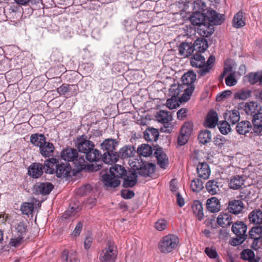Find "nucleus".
I'll use <instances>...</instances> for the list:
<instances>
[{
	"label": "nucleus",
	"mask_w": 262,
	"mask_h": 262,
	"mask_svg": "<svg viewBox=\"0 0 262 262\" xmlns=\"http://www.w3.org/2000/svg\"><path fill=\"white\" fill-rule=\"evenodd\" d=\"M61 157L64 161L73 162L79 170L87 169L91 171H96L102 168V164H86L84 156L79 155L77 149L74 148L64 149L61 152Z\"/></svg>",
	"instance_id": "1"
},
{
	"label": "nucleus",
	"mask_w": 262,
	"mask_h": 262,
	"mask_svg": "<svg viewBox=\"0 0 262 262\" xmlns=\"http://www.w3.org/2000/svg\"><path fill=\"white\" fill-rule=\"evenodd\" d=\"M75 147L78 150L85 154V158L90 162H95L94 164H98L101 158V152L95 148L93 142L90 140L85 135L79 136L77 137L75 142Z\"/></svg>",
	"instance_id": "2"
},
{
	"label": "nucleus",
	"mask_w": 262,
	"mask_h": 262,
	"mask_svg": "<svg viewBox=\"0 0 262 262\" xmlns=\"http://www.w3.org/2000/svg\"><path fill=\"white\" fill-rule=\"evenodd\" d=\"M45 165L47 173H56V176L60 178L71 176L72 168L68 162H59L56 158H51L45 161Z\"/></svg>",
	"instance_id": "3"
},
{
	"label": "nucleus",
	"mask_w": 262,
	"mask_h": 262,
	"mask_svg": "<svg viewBox=\"0 0 262 262\" xmlns=\"http://www.w3.org/2000/svg\"><path fill=\"white\" fill-rule=\"evenodd\" d=\"M179 243V238L176 235L169 234L164 236L160 240L158 249L162 253H169L178 247Z\"/></svg>",
	"instance_id": "4"
},
{
	"label": "nucleus",
	"mask_w": 262,
	"mask_h": 262,
	"mask_svg": "<svg viewBox=\"0 0 262 262\" xmlns=\"http://www.w3.org/2000/svg\"><path fill=\"white\" fill-rule=\"evenodd\" d=\"M118 255V249L115 242L107 241L105 246L101 250L99 255L100 262H115Z\"/></svg>",
	"instance_id": "5"
},
{
	"label": "nucleus",
	"mask_w": 262,
	"mask_h": 262,
	"mask_svg": "<svg viewBox=\"0 0 262 262\" xmlns=\"http://www.w3.org/2000/svg\"><path fill=\"white\" fill-rule=\"evenodd\" d=\"M194 90L193 85H171L169 89L170 95L173 96H178L181 92L184 91V93L181 97L182 101L186 102L189 100L190 96Z\"/></svg>",
	"instance_id": "6"
},
{
	"label": "nucleus",
	"mask_w": 262,
	"mask_h": 262,
	"mask_svg": "<svg viewBox=\"0 0 262 262\" xmlns=\"http://www.w3.org/2000/svg\"><path fill=\"white\" fill-rule=\"evenodd\" d=\"M155 117L156 120L159 122L167 125V126L162 127L161 131L169 133L171 127L169 126V122L172 120V116L170 113L167 111L160 110L156 112Z\"/></svg>",
	"instance_id": "7"
},
{
	"label": "nucleus",
	"mask_w": 262,
	"mask_h": 262,
	"mask_svg": "<svg viewBox=\"0 0 262 262\" xmlns=\"http://www.w3.org/2000/svg\"><path fill=\"white\" fill-rule=\"evenodd\" d=\"M43 170L46 171V167L40 163H33L28 168L29 176L34 179H37L43 174Z\"/></svg>",
	"instance_id": "8"
},
{
	"label": "nucleus",
	"mask_w": 262,
	"mask_h": 262,
	"mask_svg": "<svg viewBox=\"0 0 262 262\" xmlns=\"http://www.w3.org/2000/svg\"><path fill=\"white\" fill-rule=\"evenodd\" d=\"M53 185L49 182H38L34 186L35 193L45 195L49 194L53 189Z\"/></svg>",
	"instance_id": "9"
},
{
	"label": "nucleus",
	"mask_w": 262,
	"mask_h": 262,
	"mask_svg": "<svg viewBox=\"0 0 262 262\" xmlns=\"http://www.w3.org/2000/svg\"><path fill=\"white\" fill-rule=\"evenodd\" d=\"M123 177V186L125 188L133 187L137 183L138 174L134 170L126 171V174Z\"/></svg>",
	"instance_id": "10"
},
{
	"label": "nucleus",
	"mask_w": 262,
	"mask_h": 262,
	"mask_svg": "<svg viewBox=\"0 0 262 262\" xmlns=\"http://www.w3.org/2000/svg\"><path fill=\"white\" fill-rule=\"evenodd\" d=\"M244 207V204L241 200H233L229 202L227 209L229 212L238 214L242 212Z\"/></svg>",
	"instance_id": "11"
},
{
	"label": "nucleus",
	"mask_w": 262,
	"mask_h": 262,
	"mask_svg": "<svg viewBox=\"0 0 262 262\" xmlns=\"http://www.w3.org/2000/svg\"><path fill=\"white\" fill-rule=\"evenodd\" d=\"M247 226L243 222L237 221L232 226V231L236 236H244L247 238Z\"/></svg>",
	"instance_id": "12"
},
{
	"label": "nucleus",
	"mask_w": 262,
	"mask_h": 262,
	"mask_svg": "<svg viewBox=\"0 0 262 262\" xmlns=\"http://www.w3.org/2000/svg\"><path fill=\"white\" fill-rule=\"evenodd\" d=\"M252 122L253 124V132L255 136H259L262 134V113L257 114L252 118Z\"/></svg>",
	"instance_id": "13"
},
{
	"label": "nucleus",
	"mask_w": 262,
	"mask_h": 262,
	"mask_svg": "<svg viewBox=\"0 0 262 262\" xmlns=\"http://www.w3.org/2000/svg\"><path fill=\"white\" fill-rule=\"evenodd\" d=\"M207 16L209 21L214 25H221L225 20L224 15L213 10H208Z\"/></svg>",
	"instance_id": "14"
},
{
	"label": "nucleus",
	"mask_w": 262,
	"mask_h": 262,
	"mask_svg": "<svg viewBox=\"0 0 262 262\" xmlns=\"http://www.w3.org/2000/svg\"><path fill=\"white\" fill-rule=\"evenodd\" d=\"M260 107L257 103L254 101H251L246 103L244 106V111L248 115H250L254 117L257 114H259Z\"/></svg>",
	"instance_id": "15"
},
{
	"label": "nucleus",
	"mask_w": 262,
	"mask_h": 262,
	"mask_svg": "<svg viewBox=\"0 0 262 262\" xmlns=\"http://www.w3.org/2000/svg\"><path fill=\"white\" fill-rule=\"evenodd\" d=\"M179 54L184 57L190 56L194 52L192 43L187 41L181 42L179 46Z\"/></svg>",
	"instance_id": "16"
},
{
	"label": "nucleus",
	"mask_w": 262,
	"mask_h": 262,
	"mask_svg": "<svg viewBox=\"0 0 262 262\" xmlns=\"http://www.w3.org/2000/svg\"><path fill=\"white\" fill-rule=\"evenodd\" d=\"M55 147L53 143L47 142H43L39 148L40 153L45 157H50L54 154Z\"/></svg>",
	"instance_id": "17"
},
{
	"label": "nucleus",
	"mask_w": 262,
	"mask_h": 262,
	"mask_svg": "<svg viewBox=\"0 0 262 262\" xmlns=\"http://www.w3.org/2000/svg\"><path fill=\"white\" fill-rule=\"evenodd\" d=\"M102 181L105 186L110 187H118L120 184V181L115 176L106 173L102 176Z\"/></svg>",
	"instance_id": "18"
},
{
	"label": "nucleus",
	"mask_w": 262,
	"mask_h": 262,
	"mask_svg": "<svg viewBox=\"0 0 262 262\" xmlns=\"http://www.w3.org/2000/svg\"><path fill=\"white\" fill-rule=\"evenodd\" d=\"M196 171L198 176L203 179H207L210 174V169L206 162L199 163Z\"/></svg>",
	"instance_id": "19"
},
{
	"label": "nucleus",
	"mask_w": 262,
	"mask_h": 262,
	"mask_svg": "<svg viewBox=\"0 0 262 262\" xmlns=\"http://www.w3.org/2000/svg\"><path fill=\"white\" fill-rule=\"evenodd\" d=\"M236 130L240 135H246L251 130L253 131V127L250 122L242 121L237 123L236 126Z\"/></svg>",
	"instance_id": "20"
},
{
	"label": "nucleus",
	"mask_w": 262,
	"mask_h": 262,
	"mask_svg": "<svg viewBox=\"0 0 262 262\" xmlns=\"http://www.w3.org/2000/svg\"><path fill=\"white\" fill-rule=\"evenodd\" d=\"M218 122L217 114L214 111L208 112L205 122V125L209 128L214 127Z\"/></svg>",
	"instance_id": "21"
},
{
	"label": "nucleus",
	"mask_w": 262,
	"mask_h": 262,
	"mask_svg": "<svg viewBox=\"0 0 262 262\" xmlns=\"http://www.w3.org/2000/svg\"><path fill=\"white\" fill-rule=\"evenodd\" d=\"M249 237L254 240L253 244H257L258 241L262 242V226L253 227L249 232Z\"/></svg>",
	"instance_id": "22"
},
{
	"label": "nucleus",
	"mask_w": 262,
	"mask_h": 262,
	"mask_svg": "<svg viewBox=\"0 0 262 262\" xmlns=\"http://www.w3.org/2000/svg\"><path fill=\"white\" fill-rule=\"evenodd\" d=\"M205 58L201 53H195L190 59L191 65L197 68L198 70H202L204 68Z\"/></svg>",
	"instance_id": "23"
},
{
	"label": "nucleus",
	"mask_w": 262,
	"mask_h": 262,
	"mask_svg": "<svg viewBox=\"0 0 262 262\" xmlns=\"http://www.w3.org/2000/svg\"><path fill=\"white\" fill-rule=\"evenodd\" d=\"M244 177L242 176L236 175L232 177L229 182V186L234 190L238 189L244 184Z\"/></svg>",
	"instance_id": "24"
},
{
	"label": "nucleus",
	"mask_w": 262,
	"mask_h": 262,
	"mask_svg": "<svg viewBox=\"0 0 262 262\" xmlns=\"http://www.w3.org/2000/svg\"><path fill=\"white\" fill-rule=\"evenodd\" d=\"M206 207L211 212H218L221 208L220 202L216 198L212 197L207 200Z\"/></svg>",
	"instance_id": "25"
},
{
	"label": "nucleus",
	"mask_w": 262,
	"mask_h": 262,
	"mask_svg": "<svg viewBox=\"0 0 262 262\" xmlns=\"http://www.w3.org/2000/svg\"><path fill=\"white\" fill-rule=\"evenodd\" d=\"M232 223L231 215L228 213L222 212L217 219V223L222 227H227Z\"/></svg>",
	"instance_id": "26"
},
{
	"label": "nucleus",
	"mask_w": 262,
	"mask_h": 262,
	"mask_svg": "<svg viewBox=\"0 0 262 262\" xmlns=\"http://www.w3.org/2000/svg\"><path fill=\"white\" fill-rule=\"evenodd\" d=\"M249 222L255 225L262 224V211L255 209L251 211L248 216Z\"/></svg>",
	"instance_id": "27"
},
{
	"label": "nucleus",
	"mask_w": 262,
	"mask_h": 262,
	"mask_svg": "<svg viewBox=\"0 0 262 262\" xmlns=\"http://www.w3.org/2000/svg\"><path fill=\"white\" fill-rule=\"evenodd\" d=\"M193 51L196 53H202L206 51L208 48V44L206 39L198 38L193 43H192Z\"/></svg>",
	"instance_id": "28"
},
{
	"label": "nucleus",
	"mask_w": 262,
	"mask_h": 262,
	"mask_svg": "<svg viewBox=\"0 0 262 262\" xmlns=\"http://www.w3.org/2000/svg\"><path fill=\"white\" fill-rule=\"evenodd\" d=\"M61 259L66 262H79L77 253L74 250H63L61 255Z\"/></svg>",
	"instance_id": "29"
},
{
	"label": "nucleus",
	"mask_w": 262,
	"mask_h": 262,
	"mask_svg": "<svg viewBox=\"0 0 262 262\" xmlns=\"http://www.w3.org/2000/svg\"><path fill=\"white\" fill-rule=\"evenodd\" d=\"M215 62V57L211 55L206 62L205 61L204 68L202 70H198L197 73L201 76H204L208 73L212 68Z\"/></svg>",
	"instance_id": "30"
},
{
	"label": "nucleus",
	"mask_w": 262,
	"mask_h": 262,
	"mask_svg": "<svg viewBox=\"0 0 262 262\" xmlns=\"http://www.w3.org/2000/svg\"><path fill=\"white\" fill-rule=\"evenodd\" d=\"M155 170V166L152 163L143 164L138 169V173L143 177H148L152 174Z\"/></svg>",
	"instance_id": "31"
},
{
	"label": "nucleus",
	"mask_w": 262,
	"mask_h": 262,
	"mask_svg": "<svg viewBox=\"0 0 262 262\" xmlns=\"http://www.w3.org/2000/svg\"><path fill=\"white\" fill-rule=\"evenodd\" d=\"M126 171L124 167L118 164H115L114 166L110 168V173L118 179L125 176Z\"/></svg>",
	"instance_id": "32"
},
{
	"label": "nucleus",
	"mask_w": 262,
	"mask_h": 262,
	"mask_svg": "<svg viewBox=\"0 0 262 262\" xmlns=\"http://www.w3.org/2000/svg\"><path fill=\"white\" fill-rule=\"evenodd\" d=\"M103 161L108 164H112L118 161L119 159V155L117 152L113 151V152H105L102 156H101Z\"/></svg>",
	"instance_id": "33"
},
{
	"label": "nucleus",
	"mask_w": 262,
	"mask_h": 262,
	"mask_svg": "<svg viewBox=\"0 0 262 262\" xmlns=\"http://www.w3.org/2000/svg\"><path fill=\"white\" fill-rule=\"evenodd\" d=\"M207 191L211 195H214L220 191V183L215 180L208 181L206 184Z\"/></svg>",
	"instance_id": "34"
},
{
	"label": "nucleus",
	"mask_w": 262,
	"mask_h": 262,
	"mask_svg": "<svg viewBox=\"0 0 262 262\" xmlns=\"http://www.w3.org/2000/svg\"><path fill=\"white\" fill-rule=\"evenodd\" d=\"M158 137L159 132L156 128H148L144 133V138L147 141H156Z\"/></svg>",
	"instance_id": "35"
},
{
	"label": "nucleus",
	"mask_w": 262,
	"mask_h": 262,
	"mask_svg": "<svg viewBox=\"0 0 262 262\" xmlns=\"http://www.w3.org/2000/svg\"><path fill=\"white\" fill-rule=\"evenodd\" d=\"M192 209L194 215L199 221H201L204 218L203 206L200 201H194L192 205Z\"/></svg>",
	"instance_id": "36"
},
{
	"label": "nucleus",
	"mask_w": 262,
	"mask_h": 262,
	"mask_svg": "<svg viewBox=\"0 0 262 262\" xmlns=\"http://www.w3.org/2000/svg\"><path fill=\"white\" fill-rule=\"evenodd\" d=\"M192 24L194 26H199L204 24L205 16L203 13L200 12H194L190 18Z\"/></svg>",
	"instance_id": "37"
},
{
	"label": "nucleus",
	"mask_w": 262,
	"mask_h": 262,
	"mask_svg": "<svg viewBox=\"0 0 262 262\" xmlns=\"http://www.w3.org/2000/svg\"><path fill=\"white\" fill-rule=\"evenodd\" d=\"M225 118L229 123L235 124L239 120V113L236 110L228 111L225 114Z\"/></svg>",
	"instance_id": "38"
},
{
	"label": "nucleus",
	"mask_w": 262,
	"mask_h": 262,
	"mask_svg": "<svg viewBox=\"0 0 262 262\" xmlns=\"http://www.w3.org/2000/svg\"><path fill=\"white\" fill-rule=\"evenodd\" d=\"M242 259L248 260L249 262H258L259 259L255 258L254 252L251 249H245L241 253Z\"/></svg>",
	"instance_id": "39"
},
{
	"label": "nucleus",
	"mask_w": 262,
	"mask_h": 262,
	"mask_svg": "<svg viewBox=\"0 0 262 262\" xmlns=\"http://www.w3.org/2000/svg\"><path fill=\"white\" fill-rule=\"evenodd\" d=\"M117 142L115 140L107 139L105 140L101 144V148L105 152H113L116 149Z\"/></svg>",
	"instance_id": "40"
},
{
	"label": "nucleus",
	"mask_w": 262,
	"mask_h": 262,
	"mask_svg": "<svg viewBox=\"0 0 262 262\" xmlns=\"http://www.w3.org/2000/svg\"><path fill=\"white\" fill-rule=\"evenodd\" d=\"M198 32L201 36L209 37L212 34L213 30L211 26L208 23H207L206 25L204 24L200 25L198 29Z\"/></svg>",
	"instance_id": "41"
},
{
	"label": "nucleus",
	"mask_w": 262,
	"mask_h": 262,
	"mask_svg": "<svg viewBox=\"0 0 262 262\" xmlns=\"http://www.w3.org/2000/svg\"><path fill=\"white\" fill-rule=\"evenodd\" d=\"M135 151V148L132 146H125L121 148L119 151V157L122 159H125L131 157L133 156Z\"/></svg>",
	"instance_id": "42"
},
{
	"label": "nucleus",
	"mask_w": 262,
	"mask_h": 262,
	"mask_svg": "<svg viewBox=\"0 0 262 262\" xmlns=\"http://www.w3.org/2000/svg\"><path fill=\"white\" fill-rule=\"evenodd\" d=\"M46 140V137L43 134H34L30 137L31 143L34 146L39 147V148Z\"/></svg>",
	"instance_id": "43"
},
{
	"label": "nucleus",
	"mask_w": 262,
	"mask_h": 262,
	"mask_svg": "<svg viewBox=\"0 0 262 262\" xmlns=\"http://www.w3.org/2000/svg\"><path fill=\"white\" fill-rule=\"evenodd\" d=\"M182 83L179 85H193L196 79V75L193 72H188L182 77Z\"/></svg>",
	"instance_id": "44"
},
{
	"label": "nucleus",
	"mask_w": 262,
	"mask_h": 262,
	"mask_svg": "<svg viewBox=\"0 0 262 262\" xmlns=\"http://www.w3.org/2000/svg\"><path fill=\"white\" fill-rule=\"evenodd\" d=\"M211 138L210 131L207 129L201 131L198 135V140L203 144L209 143L211 141Z\"/></svg>",
	"instance_id": "45"
},
{
	"label": "nucleus",
	"mask_w": 262,
	"mask_h": 262,
	"mask_svg": "<svg viewBox=\"0 0 262 262\" xmlns=\"http://www.w3.org/2000/svg\"><path fill=\"white\" fill-rule=\"evenodd\" d=\"M156 157L158 161V165L162 168H165L168 164V159L166 155L161 150H157L155 153Z\"/></svg>",
	"instance_id": "46"
},
{
	"label": "nucleus",
	"mask_w": 262,
	"mask_h": 262,
	"mask_svg": "<svg viewBox=\"0 0 262 262\" xmlns=\"http://www.w3.org/2000/svg\"><path fill=\"white\" fill-rule=\"evenodd\" d=\"M251 95V91L249 90L242 89L235 92L234 94V99L235 100H245Z\"/></svg>",
	"instance_id": "47"
},
{
	"label": "nucleus",
	"mask_w": 262,
	"mask_h": 262,
	"mask_svg": "<svg viewBox=\"0 0 262 262\" xmlns=\"http://www.w3.org/2000/svg\"><path fill=\"white\" fill-rule=\"evenodd\" d=\"M192 8L194 12H203L207 9L205 0H196L192 3Z\"/></svg>",
	"instance_id": "48"
},
{
	"label": "nucleus",
	"mask_w": 262,
	"mask_h": 262,
	"mask_svg": "<svg viewBox=\"0 0 262 262\" xmlns=\"http://www.w3.org/2000/svg\"><path fill=\"white\" fill-rule=\"evenodd\" d=\"M243 13L242 11L237 12L234 16L233 26L235 28H241L245 26V23L243 19Z\"/></svg>",
	"instance_id": "49"
},
{
	"label": "nucleus",
	"mask_w": 262,
	"mask_h": 262,
	"mask_svg": "<svg viewBox=\"0 0 262 262\" xmlns=\"http://www.w3.org/2000/svg\"><path fill=\"white\" fill-rule=\"evenodd\" d=\"M138 152L139 155L146 157L150 156L152 153L151 146L147 144H142L138 148Z\"/></svg>",
	"instance_id": "50"
},
{
	"label": "nucleus",
	"mask_w": 262,
	"mask_h": 262,
	"mask_svg": "<svg viewBox=\"0 0 262 262\" xmlns=\"http://www.w3.org/2000/svg\"><path fill=\"white\" fill-rule=\"evenodd\" d=\"M34 210V204L32 203H23L20 207V211L23 214L29 215Z\"/></svg>",
	"instance_id": "51"
},
{
	"label": "nucleus",
	"mask_w": 262,
	"mask_h": 262,
	"mask_svg": "<svg viewBox=\"0 0 262 262\" xmlns=\"http://www.w3.org/2000/svg\"><path fill=\"white\" fill-rule=\"evenodd\" d=\"M190 187L193 192H199L204 188L203 183L199 179H194L191 181Z\"/></svg>",
	"instance_id": "52"
},
{
	"label": "nucleus",
	"mask_w": 262,
	"mask_h": 262,
	"mask_svg": "<svg viewBox=\"0 0 262 262\" xmlns=\"http://www.w3.org/2000/svg\"><path fill=\"white\" fill-rule=\"evenodd\" d=\"M193 123L190 121L185 122L181 128V132L190 136L193 130Z\"/></svg>",
	"instance_id": "53"
},
{
	"label": "nucleus",
	"mask_w": 262,
	"mask_h": 262,
	"mask_svg": "<svg viewBox=\"0 0 262 262\" xmlns=\"http://www.w3.org/2000/svg\"><path fill=\"white\" fill-rule=\"evenodd\" d=\"M15 229L18 235L24 236L27 230V225L25 222H20L15 227Z\"/></svg>",
	"instance_id": "54"
},
{
	"label": "nucleus",
	"mask_w": 262,
	"mask_h": 262,
	"mask_svg": "<svg viewBox=\"0 0 262 262\" xmlns=\"http://www.w3.org/2000/svg\"><path fill=\"white\" fill-rule=\"evenodd\" d=\"M168 222L164 219H159L155 223V228L158 231H162L168 226Z\"/></svg>",
	"instance_id": "55"
},
{
	"label": "nucleus",
	"mask_w": 262,
	"mask_h": 262,
	"mask_svg": "<svg viewBox=\"0 0 262 262\" xmlns=\"http://www.w3.org/2000/svg\"><path fill=\"white\" fill-rule=\"evenodd\" d=\"M227 140L225 137L218 136L214 138L213 143L214 145L219 148H222L227 143Z\"/></svg>",
	"instance_id": "56"
},
{
	"label": "nucleus",
	"mask_w": 262,
	"mask_h": 262,
	"mask_svg": "<svg viewBox=\"0 0 262 262\" xmlns=\"http://www.w3.org/2000/svg\"><path fill=\"white\" fill-rule=\"evenodd\" d=\"M171 98L167 100L166 105L168 108L170 110H172L176 108L178 105V102L177 100V97L178 96H173V95H171Z\"/></svg>",
	"instance_id": "57"
},
{
	"label": "nucleus",
	"mask_w": 262,
	"mask_h": 262,
	"mask_svg": "<svg viewBox=\"0 0 262 262\" xmlns=\"http://www.w3.org/2000/svg\"><path fill=\"white\" fill-rule=\"evenodd\" d=\"M219 129L222 134L224 135L227 134L231 130L229 122L228 121H225L221 123L219 126Z\"/></svg>",
	"instance_id": "58"
},
{
	"label": "nucleus",
	"mask_w": 262,
	"mask_h": 262,
	"mask_svg": "<svg viewBox=\"0 0 262 262\" xmlns=\"http://www.w3.org/2000/svg\"><path fill=\"white\" fill-rule=\"evenodd\" d=\"M71 86H75V85L63 84L57 88V91L60 95H64L71 90Z\"/></svg>",
	"instance_id": "59"
},
{
	"label": "nucleus",
	"mask_w": 262,
	"mask_h": 262,
	"mask_svg": "<svg viewBox=\"0 0 262 262\" xmlns=\"http://www.w3.org/2000/svg\"><path fill=\"white\" fill-rule=\"evenodd\" d=\"M80 208L77 206L70 207L64 213V217L67 218L68 216H72L75 215L78 211Z\"/></svg>",
	"instance_id": "60"
},
{
	"label": "nucleus",
	"mask_w": 262,
	"mask_h": 262,
	"mask_svg": "<svg viewBox=\"0 0 262 262\" xmlns=\"http://www.w3.org/2000/svg\"><path fill=\"white\" fill-rule=\"evenodd\" d=\"M190 136L180 132L178 138V144L181 146L185 145L188 141Z\"/></svg>",
	"instance_id": "61"
},
{
	"label": "nucleus",
	"mask_w": 262,
	"mask_h": 262,
	"mask_svg": "<svg viewBox=\"0 0 262 262\" xmlns=\"http://www.w3.org/2000/svg\"><path fill=\"white\" fill-rule=\"evenodd\" d=\"M225 83L228 86L235 85L237 83V80L234 76V73L228 74L225 79Z\"/></svg>",
	"instance_id": "62"
},
{
	"label": "nucleus",
	"mask_w": 262,
	"mask_h": 262,
	"mask_svg": "<svg viewBox=\"0 0 262 262\" xmlns=\"http://www.w3.org/2000/svg\"><path fill=\"white\" fill-rule=\"evenodd\" d=\"M247 238L244 236H236L235 238H232L230 241V244L233 246H236L242 244Z\"/></svg>",
	"instance_id": "63"
},
{
	"label": "nucleus",
	"mask_w": 262,
	"mask_h": 262,
	"mask_svg": "<svg viewBox=\"0 0 262 262\" xmlns=\"http://www.w3.org/2000/svg\"><path fill=\"white\" fill-rule=\"evenodd\" d=\"M123 25L128 31H130L136 27V23L131 19H125L123 21Z\"/></svg>",
	"instance_id": "64"
}]
</instances>
